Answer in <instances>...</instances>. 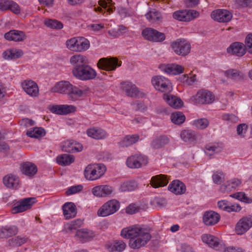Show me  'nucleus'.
<instances>
[{
    "mask_svg": "<svg viewBox=\"0 0 252 252\" xmlns=\"http://www.w3.org/2000/svg\"><path fill=\"white\" fill-rule=\"evenodd\" d=\"M26 134L31 138H38L45 135V131L44 128L41 127H35L27 130Z\"/></svg>",
    "mask_w": 252,
    "mask_h": 252,
    "instance_id": "43",
    "label": "nucleus"
},
{
    "mask_svg": "<svg viewBox=\"0 0 252 252\" xmlns=\"http://www.w3.org/2000/svg\"><path fill=\"white\" fill-rule=\"evenodd\" d=\"M171 47L178 55L185 56L189 53L191 45L189 43L184 39H179L171 44Z\"/></svg>",
    "mask_w": 252,
    "mask_h": 252,
    "instance_id": "10",
    "label": "nucleus"
},
{
    "mask_svg": "<svg viewBox=\"0 0 252 252\" xmlns=\"http://www.w3.org/2000/svg\"><path fill=\"white\" fill-rule=\"evenodd\" d=\"M224 178V175L221 171H216L212 175V179L214 183L220 184Z\"/></svg>",
    "mask_w": 252,
    "mask_h": 252,
    "instance_id": "52",
    "label": "nucleus"
},
{
    "mask_svg": "<svg viewBox=\"0 0 252 252\" xmlns=\"http://www.w3.org/2000/svg\"><path fill=\"white\" fill-rule=\"evenodd\" d=\"M56 160L59 165L67 166L74 161V157L72 155L63 154L58 156L56 158Z\"/></svg>",
    "mask_w": 252,
    "mask_h": 252,
    "instance_id": "40",
    "label": "nucleus"
},
{
    "mask_svg": "<svg viewBox=\"0 0 252 252\" xmlns=\"http://www.w3.org/2000/svg\"><path fill=\"white\" fill-rule=\"evenodd\" d=\"M50 110L59 115H66L76 111V108L72 105H57L51 106Z\"/></svg>",
    "mask_w": 252,
    "mask_h": 252,
    "instance_id": "21",
    "label": "nucleus"
},
{
    "mask_svg": "<svg viewBox=\"0 0 252 252\" xmlns=\"http://www.w3.org/2000/svg\"><path fill=\"white\" fill-rule=\"evenodd\" d=\"M70 63L74 65L72 73L78 79L87 81L95 78L96 72L88 64V60L85 56L81 55H74L70 58Z\"/></svg>",
    "mask_w": 252,
    "mask_h": 252,
    "instance_id": "2",
    "label": "nucleus"
},
{
    "mask_svg": "<svg viewBox=\"0 0 252 252\" xmlns=\"http://www.w3.org/2000/svg\"><path fill=\"white\" fill-rule=\"evenodd\" d=\"M222 118L224 121H227L229 123H236L239 121L238 117L233 114H225L222 116Z\"/></svg>",
    "mask_w": 252,
    "mask_h": 252,
    "instance_id": "54",
    "label": "nucleus"
},
{
    "mask_svg": "<svg viewBox=\"0 0 252 252\" xmlns=\"http://www.w3.org/2000/svg\"><path fill=\"white\" fill-rule=\"evenodd\" d=\"M23 54L22 50L13 48L4 51L2 53V57L6 60H13L20 58Z\"/></svg>",
    "mask_w": 252,
    "mask_h": 252,
    "instance_id": "27",
    "label": "nucleus"
},
{
    "mask_svg": "<svg viewBox=\"0 0 252 252\" xmlns=\"http://www.w3.org/2000/svg\"><path fill=\"white\" fill-rule=\"evenodd\" d=\"M21 86L24 92L29 95L32 97L38 96L39 88L35 82L27 79L22 82Z\"/></svg>",
    "mask_w": 252,
    "mask_h": 252,
    "instance_id": "15",
    "label": "nucleus"
},
{
    "mask_svg": "<svg viewBox=\"0 0 252 252\" xmlns=\"http://www.w3.org/2000/svg\"><path fill=\"white\" fill-rule=\"evenodd\" d=\"M144 39L150 41L161 42L165 38L163 33L160 32L151 28H147L142 32Z\"/></svg>",
    "mask_w": 252,
    "mask_h": 252,
    "instance_id": "12",
    "label": "nucleus"
},
{
    "mask_svg": "<svg viewBox=\"0 0 252 252\" xmlns=\"http://www.w3.org/2000/svg\"><path fill=\"white\" fill-rule=\"evenodd\" d=\"M140 208L136 204H131L129 205L126 209V212L127 214H133L139 211Z\"/></svg>",
    "mask_w": 252,
    "mask_h": 252,
    "instance_id": "58",
    "label": "nucleus"
},
{
    "mask_svg": "<svg viewBox=\"0 0 252 252\" xmlns=\"http://www.w3.org/2000/svg\"><path fill=\"white\" fill-rule=\"evenodd\" d=\"M87 28L91 31L98 32L104 28V25L100 24H94L88 25Z\"/></svg>",
    "mask_w": 252,
    "mask_h": 252,
    "instance_id": "62",
    "label": "nucleus"
},
{
    "mask_svg": "<svg viewBox=\"0 0 252 252\" xmlns=\"http://www.w3.org/2000/svg\"><path fill=\"white\" fill-rule=\"evenodd\" d=\"M168 189L175 194H182L186 190L185 184L179 180H174L168 187Z\"/></svg>",
    "mask_w": 252,
    "mask_h": 252,
    "instance_id": "28",
    "label": "nucleus"
},
{
    "mask_svg": "<svg viewBox=\"0 0 252 252\" xmlns=\"http://www.w3.org/2000/svg\"><path fill=\"white\" fill-rule=\"evenodd\" d=\"M152 82L156 89L162 92H170L172 90L170 81L163 76H155L153 78Z\"/></svg>",
    "mask_w": 252,
    "mask_h": 252,
    "instance_id": "8",
    "label": "nucleus"
},
{
    "mask_svg": "<svg viewBox=\"0 0 252 252\" xmlns=\"http://www.w3.org/2000/svg\"><path fill=\"white\" fill-rule=\"evenodd\" d=\"M232 189L233 188L231 187L230 181H229L222 185L220 187V190L223 193L231 191Z\"/></svg>",
    "mask_w": 252,
    "mask_h": 252,
    "instance_id": "61",
    "label": "nucleus"
},
{
    "mask_svg": "<svg viewBox=\"0 0 252 252\" xmlns=\"http://www.w3.org/2000/svg\"><path fill=\"white\" fill-rule=\"evenodd\" d=\"M62 147L63 151L67 153L79 152L83 150V146L81 144L72 140L64 141Z\"/></svg>",
    "mask_w": 252,
    "mask_h": 252,
    "instance_id": "23",
    "label": "nucleus"
},
{
    "mask_svg": "<svg viewBox=\"0 0 252 252\" xmlns=\"http://www.w3.org/2000/svg\"><path fill=\"white\" fill-rule=\"evenodd\" d=\"M4 185L8 188L17 189L19 184V178L13 174H8L3 178Z\"/></svg>",
    "mask_w": 252,
    "mask_h": 252,
    "instance_id": "30",
    "label": "nucleus"
},
{
    "mask_svg": "<svg viewBox=\"0 0 252 252\" xmlns=\"http://www.w3.org/2000/svg\"><path fill=\"white\" fill-rule=\"evenodd\" d=\"M126 245L123 241H117L114 243L113 247L115 251L122 252L126 248Z\"/></svg>",
    "mask_w": 252,
    "mask_h": 252,
    "instance_id": "60",
    "label": "nucleus"
},
{
    "mask_svg": "<svg viewBox=\"0 0 252 252\" xmlns=\"http://www.w3.org/2000/svg\"><path fill=\"white\" fill-rule=\"evenodd\" d=\"M122 85L123 90L128 96L142 97L144 96V93L141 92L135 85L130 82H124Z\"/></svg>",
    "mask_w": 252,
    "mask_h": 252,
    "instance_id": "18",
    "label": "nucleus"
},
{
    "mask_svg": "<svg viewBox=\"0 0 252 252\" xmlns=\"http://www.w3.org/2000/svg\"><path fill=\"white\" fill-rule=\"evenodd\" d=\"M168 183L167 177L162 174L154 176L151 179V185L154 188L164 187Z\"/></svg>",
    "mask_w": 252,
    "mask_h": 252,
    "instance_id": "37",
    "label": "nucleus"
},
{
    "mask_svg": "<svg viewBox=\"0 0 252 252\" xmlns=\"http://www.w3.org/2000/svg\"><path fill=\"white\" fill-rule=\"evenodd\" d=\"M86 133L88 136L97 140L103 139L108 136L105 130L98 127L90 128L87 129Z\"/></svg>",
    "mask_w": 252,
    "mask_h": 252,
    "instance_id": "26",
    "label": "nucleus"
},
{
    "mask_svg": "<svg viewBox=\"0 0 252 252\" xmlns=\"http://www.w3.org/2000/svg\"><path fill=\"white\" fill-rule=\"evenodd\" d=\"M162 69L168 74L177 75L183 72L184 68L180 65L172 63L163 65Z\"/></svg>",
    "mask_w": 252,
    "mask_h": 252,
    "instance_id": "34",
    "label": "nucleus"
},
{
    "mask_svg": "<svg viewBox=\"0 0 252 252\" xmlns=\"http://www.w3.org/2000/svg\"><path fill=\"white\" fill-rule=\"evenodd\" d=\"M76 236L79 237L82 242H86L93 238L94 234L92 230L82 229L77 230Z\"/></svg>",
    "mask_w": 252,
    "mask_h": 252,
    "instance_id": "39",
    "label": "nucleus"
},
{
    "mask_svg": "<svg viewBox=\"0 0 252 252\" xmlns=\"http://www.w3.org/2000/svg\"><path fill=\"white\" fill-rule=\"evenodd\" d=\"M163 98L165 102L171 107L175 109L181 108L184 104L183 101L178 97L168 94H164Z\"/></svg>",
    "mask_w": 252,
    "mask_h": 252,
    "instance_id": "25",
    "label": "nucleus"
},
{
    "mask_svg": "<svg viewBox=\"0 0 252 252\" xmlns=\"http://www.w3.org/2000/svg\"><path fill=\"white\" fill-rule=\"evenodd\" d=\"M209 121L205 118L199 119L193 121V125L199 129H204L209 125Z\"/></svg>",
    "mask_w": 252,
    "mask_h": 252,
    "instance_id": "51",
    "label": "nucleus"
},
{
    "mask_svg": "<svg viewBox=\"0 0 252 252\" xmlns=\"http://www.w3.org/2000/svg\"><path fill=\"white\" fill-rule=\"evenodd\" d=\"M252 227V217H244L239 220L235 226V231L238 235L246 233Z\"/></svg>",
    "mask_w": 252,
    "mask_h": 252,
    "instance_id": "16",
    "label": "nucleus"
},
{
    "mask_svg": "<svg viewBox=\"0 0 252 252\" xmlns=\"http://www.w3.org/2000/svg\"><path fill=\"white\" fill-rule=\"evenodd\" d=\"M202 240L210 247L217 250L220 249V244L218 239L216 237L209 234H204L202 236Z\"/></svg>",
    "mask_w": 252,
    "mask_h": 252,
    "instance_id": "35",
    "label": "nucleus"
},
{
    "mask_svg": "<svg viewBox=\"0 0 252 252\" xmlns=\"http://www.w3.org/2000/svg\"><path fill=\"white\" fill-rule=\"evenodd\" d=\"M148 158L141 154H135L128 157L126 160L127 166L131 168H138L148 163Z\"/></svg>",
    "mask_w": 252,
    "mask_h": 252,
    "instance_id": "13",
    "label": "nucleus"
},
{
    "mask_svg": "<svg viewBox=\"0 0 252 252\" xmlns=\"http://www.w3.org/2000/svg\"><path fill=\"white\" fill-rule=\"evenodd\" d=\"M121 64V62H119L115 58H101L97 63L99 69L108 71L115 70L117 66H120Z\"/></svg>",
    "mask_w": 252,
    "mask_h": 252,
    "instance_id": "9",
    "label": "nucleus"
},
{
    "mask_svg": "<svg viewBox=\"0 0 252 252\" xmlns=\"http://www.w3.org/2000/svg\"><path fill=\"white\" fill-rule=\"evenodd\" d=\"M139 139V136L137 134L128 135L126 136L119 143L122 147H127L136 143Z\"/></svg>",
    "mask_w": 252,
    "mask_h": 252,
    "instance_id": "38",
    "label": "nucleus"
},
{
    "mask_svg": "<svg viewBox=\"0 0 252 252\" xmlns=\"http://www.w3.org/2000/svg\"><path fill=\"white\" fill-rule=\"evenodd\" d=\"M21 171L27 176H32L36 173L37 168L34 164L30 162H26L22 164Z\"/></svg>",
    "mask_w": 252,
    "mask_h": 252,
    "instance_id": "36",
    "label": "nucleus"
},
{
    "mask_svg": "<svg viewBox=\"0 0 252 252\" xmlns=\"http://www.w3.org/2000/svg\"><path fill=\"white\" fill-rule=\"evenodd\" d=\"M170 119L173 123L179 125L185 121L186 117L183 113L176 112L171 114Z\"/></svg>",
    "mask_w": 252,
    "mask_h": 252,
    "instance_id": "45",
    "label": "nucleus"
},
{
    "mask_svg": "<svg viewBox=\"0 0 252 252\" xmlns=\"http://www.w3.org/2000/svg\"><path fill=\"white\" fill-rule=\"evenodd\" d=\"M229 202L223 200L221 201H219L218 202V205L219 208L223 210L224 211H227V210L228 209Z\"/></svg>",
    "mask_w": 252,
    "mask_h": 252,
    "instance_id": "64",
    "label": "nucleus"
},
{
    "mask_svg": "<svg viewBox=\"0 0 252 252\" xmlns=\"http://www.w3.org/2000/svg\"><path fill=\"white\" fill-rule=\"evenodd\" d=\"M4 38L7 40L17 42L24 40L26 36L23 32L13 30L5 33Z\"/></svg>",
    "mask_w": 252,
    "mask_h": 252,
    "instance_id": "29",
    "label": "nucleus"
},
{
    "mask_svg": "<svg viewBox=\"0 0 252 252\" xmlns=\"http://www.w3.org/2000/svg\"><path fill=\"white\" fill-rule=\"evenodd\" d=\"M212 18L219 22H227L231 20L232 14L225 9H217L211 13Z\"/></svg>",
    "mask_w": 252,
    "mask_h": 252,
    "instance_id": "17",
    "label": "nucleus"
},
{
    "mask_svg": "<svg viewBox=\"0 0 252 252\" xmlns=\"http://www.w3.org/2000/svg\"><path fill=\"white\" fill-rule=\"evenodd\" d=\"M245 50L252 54V34L247 35L245 39Z\"/></svg>",
    "mask_w": 252,
    "mask_h": 252,
    "instance_id": "56",
    "label": "nucleus"
},
{
    "mask_svg": "<svg viewBox=\"0 0 252 252\" xmlns=\"http://www.w3.org/2000/svg\"><path fill=\"white\" fill-rule=\"evenodd\" d=\"M106 171V167L103 164H91L85 169L84 175L89 180H97L102 176Z\"/></svg>",
    "mask_w": 252,
    "mask_h": 252,
    "instance_id": "4",
    "label": "nucleus"
},
{
    "mask_svg": "<svg viewBox=\"0 0 252 252\" xmlns=\"http://www.w3.org/2000/svg\"><path fill=\"white\" fill-rule=\"evenodd\" d=\"M230 196L236 198L240 201L244 202L250 203V199L246 195L245 193L243 192H238L230 195Z\"/></svg>",
    "mask_w": 252,
    "mask_h": 252,
    "instance_id": "53",
    "label": "nucleus"
},
{
    "mask_svg": "<svg viewBox=\"0 0 252 252\" xmlns=\"http://www.w3.org/2000/svg\"><path fill=\"white\" fill-rule=\"evenodd\" d=\"M180 137L184 141L186 142H193L196 139L197 137L194 131L189 129L182 130L180 133Z\"/></svg>",
    "mask_w": 252,
    "mask_h": 252,
    "instance_id": "42",
    "label": "nucleus"
},
{
    "mask_svg": "<svg viewBox=\"0 0 252 252\" xmlns=\"http://www.w3.org/2000/svg\"><path fill=\"white\" fill-rule=\"evenodd\" d=\"M83 189V186L82 185H77L72 186L69 188L66 191V194L67 195H70L76 193Z\"/></svg>",
    "mask_w": 252,
    "mask_h": 252,
    "instance_id": "59",
    "label": "nucleus"
},
{
    "mask_svg": "<svg viewBox=\"0 0 252 252\" xmlns=\"http://www.w3.org/2000/svg\"><path fill=\"white\" fill-rule=\"evenodd\" d=\"M199 15L198 11L189 9L175 11L173 14V17L179 21L188 22L198 17Z\"/></svg>",
    "mask_w": 252,
    "mask_h": 252,
    "instance_id": "14",
    "label": "nucleus"
},
{
    "mask_svg": "<svg viewBox=\"0 0 252 252\" xmlns=\"http://www.w3.org/2000/svg\"><path fill=\"white\" fill-rule=\"evenodd\" d=\"M35 198L30 197L22 199L13 205L11 211L13 214H17L30 209L35 202Z\"/></svg>",
    "mask_w": 252,
    "mask_h": 252,
    "instance_id": "11",
    "label": "nucleus"
},
{
    "mask_svg": "<svg viewBox=\"0 0 252 252\" xmlns=\"http://www.w3.org/2000/svg\"><path fill=\"white\" fill-rule=\"evenodd\" d=\"M51 92L61 94H66L68 98L72 100H76L83 95V92L68 81H62L57 83L52 89Z\"/></svg>",
    "mask_w": 252,
    "mask_h": 252,
    "instance_id": "3",
    "label": "nucleus"
},
{
    "mask_svg": "<svg viewBox=\"0 0 252 252\" xmlns=\"http://www.w3.org/2000/svg\"><path fill=\"white\" fill-rule=\"evenodd\" d=\"M82 224V221L81 220H76L72 221L69 224L68 229L72 231L76 230L79 228Z\"/></svg>",
    "mask_w": 252,
    "mask_h": 252,
    "instance_id": "57",
    "label": "nucleus"
},
{
    "mask_svg": "<svg viewBox=\"0 0 252 252\" xmlns=\"http://www.w3.org/2000/svg\"><path fill=\"white\" fill-rule=\"evenodd\" d=\"M113 191L112 187L108 185H100L94 187L92 190V193L97 197H105L111 195Z\"/></svg>",
    "mask_w": 252,
    "mask_h": 252,
    "instance_id": "24",
    "label": "nucleus"
},
{
    "mask_svg": "<svg viewBox=\"0 0 252 252\" xmlns=\"http://www.w3.org/2000/svg\"><path fill=\"white\" fill-rule=\"evenodd\" d=\"M137 187V184L133 181H127L122 183L119 190L122 192L130 191L134 190Z\"/></svg>",
    "mask_w": 252,
    "mask_h": 252,
    "instance_id": "46",
    "label": "nucleus"
},
{
    "mask_svg": "<svg viewBox=\"0 0 252 252\" xmlns=\"http://www.w3.org/2000/svg\"><path fill=\"white\" fill-rule=\"evenodd\" d=\"M145 16L150 22L153 24H159L163 19L161 13L155 9L150 10Z\"/></svg>",
    "mask_w": 252,
    "mask_h": 252,
    "instance_id": "33",
    "label": "nucleus"
},
{
    "mask_svg": "<svg viewBox=\"0 0 252 252\" xmlns=\"http://www.w3.org/2000/svg\"><path fill=\"white\" fill-rule=\"evenodd\" d=\"M63 215L66 219L74 218L76 215V207L73 203L67 202L63 206Z\"/></svg>",
    "mask_w": 252,
    "mask_h": 252,
    "instance_id": "32",
    "label": "nucleus"
},
{
    "mask_svg": "<svg viewBox=\"0 0 252 252\" xmlns=\"http://www.w3.org/2000/svg\"><path fill=\"white\" fill-rule=\"evenodd\" d=\"M98 3L109 13L112 12L115 8L114 6V3L113 2L112 0H108L107 2L105 0H99Z\"/></svg>",
    "mask_w": 252,
    "mask_h": 252,
    "instance_id": "48",
    "label": "nucleus"
},
{
    "mask_svg": "<svg viewBox=\"0 0 252 252\" xmlns=\"http://www.w3.org/2000/svg\"><path fill=\"white\" fill-rule=\"evenodd\" d=\"M120 204L116 199H111L105 202L97 211L99 217H107L114 214L120 208Z\"/></svg>",
    "mask_w": 252,
    "mask_h": 252,
    "instance_id": "7",
    "label": "nucleus"
},
{
    "mask_svg": "<svg viewBox=\"0 0 252 252\" xmlns=\"http://www.w3.org/2000/svg\"><path fill=\"white\" fill-rule=\"evenodd\" d=\"M10 10L16 14L20 13L19 5L15 2L10 0H0V11Z\"/></svg>",
    "mask_w": 252,
    "mask_h": 252,
    "instance_id": "19",
    "label": "nucleus"
},
{
    "mask_svg": "<svg viewBox=\"0 0 252 252\" xmlns=\"http://www.w3.org/2000/svg\"><path fill=\"white\" fill-rule=\"evenodd\" d=\"M169 142V139L165 136H160L154 139L151 146L154 149H159L166 145Z\"/></svg>",
    "mask_w": 252,
    "mask_h": 252,
    "instance_id": "44",
    "label": "nucleus"
},
{
    "mask_svg": "<svg viewBox=\"0 0 252 252\" xmlns=\"http://www.w3.org/2000/svg\"><path fill=\"white\" fill-rule=\"evenodd\" d=\"M223 73L227 78L235 81H241L245 77V74L236 69H229L223 71Z\"/></svg>",
    "mask_w": 252,
    "mask_h": 252,
    "instance_id": "31",
    "label": "nucleus"
},
{
    "mask_svg": "<svg viewBox=\"0 0 252 252\" xmlns=\"http://www.w3.org/2000/svg\"><path fill=\"white\" fill-rule=\"evenodd\" d=\"M65 45L68 49L74 52H82L90 47L89 41L83 37H73L66 40Z\"/></svg>",
    "mask_w": 252,
    "mask_h": 252,
    "instance_id": "5",
    "label": "nucleus"
},
{
    "mask_svg": "<svg viewBox=\"0 0 252 252\" xmlns=\"http://www.w3.org/2000/svg\"><path fill=\"white\" fill-rule=\"evenodd\" d=\"M121 235L129 239V246L133 249H138L145 246L151 239L150 230L139 225H132L123 228Z\"/></svg>",
    "mask_w": 252,
    "mask_h": 252,
    "instance_id": "1",
    "label": "nucleus"
},
{
    "mask_svg": "<svg viewBox=\"0 0 252 252\" xmlns=\"http://www.w3.org/2000/svg\"><path fill=\"white\" fill-rule=\"evenodd\" d=\"M227 52L230 55L240 57L246 53L245 46L242 43L234 42L227 48Z\"/></svg>",
    "mask_w": 252,
    "mask_h": 252,
    "instance_id": "22",
    "label": "nucleus"
},
{
    "mask_svg": "<svg viewBox=\"0 0 252 252\" xmlns=\"http://www.w3.org/2000/svg\"><path fill=\"white\" fill-rule=\"evenodd\" d=\"M4 228L8 237L16 235L18 231V228L14 225L5 226Z\"/></svg>",
    "mask_w": 252,
    "mask_h": 252,
    "instance_id": "55",
    "label": "nucleus"
},
{
    "mask_svg": "<svg viewBox=\"0 0 252 252\" xmlns=\"http://www.w3.org/2000/svg\"><path fill=\"white\" fill-rule=\"evenodd\" d=\"M223 252H245V251L240 247H228L224 249Z\"/></svg>",
    "mask_w": 252,
    "mask_h": 252,
    "instance_id": "63",
    "label": "nucleus"
},
{
    "mask_svg": "<svg viewBox=\"0 0 252 252\" xmlns=\"http://www.w3.org/2000/svg\"><path fill=\"white\" fill-rule=\"evenodd\" d=\"M220 220V216L213 211H206L203 216V222L207 226H212L217 223Z\"/></svg>",
    "mask_w": 252,
    "mask_h": 252,
    "instance_id": "20",
    "label": "nucleus"
},
{
    "mask_svg": "<svg viewBox=\"0 0 252 252\" xmlns=\"http://www.w3.org/2000/svg\"><path fill=\"white\" fill-rule=\"evenodd\" d=\"M44 23L47 27L53 29L60 30L63 27V23L55 19L45 20Z\"/></svg>",
    "mask_w": 252,
    "mask_h": 252,
    "instance_id": "47",
    "label": "nucleus"
},
{
    "mask_svg": "<svg viewBox=\"0 0 252 252\" xmlns=\"http://www.w3.org/2000/svg\"><path fill=\"white\" fill-rule=\"evenodd\" d=\"M27 240V238L20 236L13 238L9 240L10 245L14 247H19L25 244Z\"/></svg>",
    "mask_w": 252,
    "mask_h": 252,
    "instance_id": "50",
    "label": "nucleus"
},
{
    "mask_svg": "<svg viewBox=\"0 0 252 252\" xmlns=\"http://www.w3.org/2000/svg\"><path fill=\"white\" fill-rule=\"evenodd\" d=\"M222 149L221 145L219 143L209 144L205 146L204 151L206 155L211 156L221 152Z\"/></svg>",
    "mask_w": 252,
    "mask_h": 252,
    "instance_id": "41",
    "label": "nucleus"
},
{
    "mask_svg": "<svg viewBox=\"0 0 252 252\" xmlns=\"http://www.w3.org/2000/svg\"><path fill=\"white\" fill-rule=\"evenodd\" d=\"M180 81L187 85H192L196 81V75L189 76L188 74L183 75L179 77Z\"/></svg>",
    "mask_w": 252,
    "mask_h": 252,
    "instance_id": "49",
    "label": "nucleus"
},
{
    "mask_svg": "<svg viewBox=\"0 0 252 252\" xmlns=\"http://www.w3.org/2000/svg\"><path fill=\"white\" fill-rule=\"evenodd\" d=\"M191 102L198 104H208L212 103L215 100V96L213 94L206 90H200L196 94L190 98Z\"/></svg>",
    "mask_w": 252,
    "mask_h": 252,
    "instance_id": "6",
    "label": "nucleus"
}]
</instances>
